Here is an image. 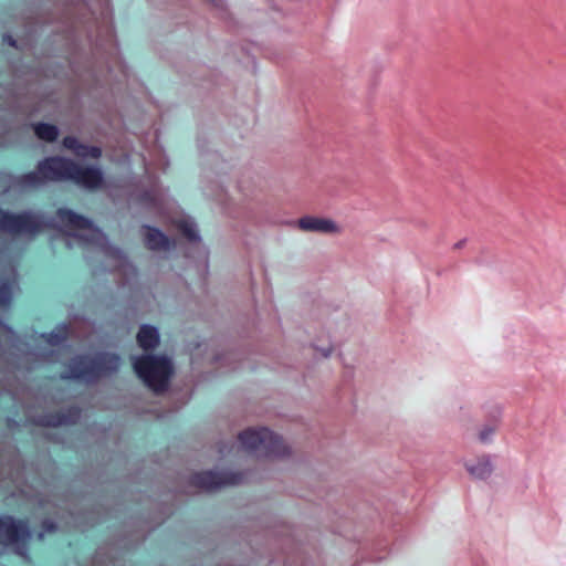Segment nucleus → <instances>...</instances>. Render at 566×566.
<instances>
[{"instance_id":"obj_7","label":"nucleus","mask_w":566,"mask_h":566,"mask_svg":"<svg viewBox=\"0 0 566 566\" xmlns=\"http://www.w3.org/2000/svg\"><path fill=\"white\" fill-rule=\"evenodd\" d=\"M74 160L61 156H51L36 165L39 172L46 181H70Z\"/></svg>"},{"instance_id":"obj_13","label":"nucleus","mask_w":566,"mask_h":566,"mask_svg":"<svg viewBox=\"0 0 566 566\" xmlns=\"http://www.w3.org/2000/svg\"><path fill=\"white\" fill-rule=\"evenodd\" d=\"M137 343L144 350H150L159 344V334L156 327L143 325L137 334Z\"/></svg>"},{"instance_id":"obj_22","label":"nucleus","mask_w":566,"mask_h":566,"mask_svg":"<svg viewBox=\"0 0 566 566\" xmlns=\"http://www.w3.org/2000/svg\"><path fill=\"white\" fill-rule=\"evenodd\" d=\"M495 431V426H486L484 427L480 433H479V439L481 442H488L489 441V438L490 436H492Z\"/></svg>"},{"instance_id":"obj_21","label":"nucleus","mask_w":566,"mask_h":566,"mask_svg":"<svg viewBox=\"0 0 566 566\" xmlns=\"http://www.w3.org/2000/svg\"><path fill=\"white\" fill-rule=\"evenodd\" d=\"M65 339H66V331L59 332V333L51 332L46 337L48 343H50L51 345H60Z\"/></svg>"},{"instance_id":"obj_2","label":"nucleus","mask_w":566,"mask_h":566,"mask_svg":"<svg viewBox=\"0 0 566 566\" xmlns=\"http://www.w3.org/2000/svg\"><path fill=\"white\" fill-rule=\"evenodd\" d=\"M55 216L57 220L69 229L90 230L88 235L73 233L71 234L73 238L98 248L102 252H104L107 255H111L115 259H122L123 251L118 248L111 245L106 234L99 228L95 227L88 218L78 214L67 208H59L55 212Z\"/></svg>"},{"instance_id":"obj_23","label":"nucleus","mask_w":566,"mask_h":566,"mask_svg":"<svg viewBox=\"0 0 566 566\" xmlns=\"http://www.w3.org/2000/svg\"><path fill=\"white\" fill-rule=\"evenodd\" d=\"M42 527L45 532H49V533H52L56 530V525L55 523L51 522V521H44L42 523Z\"/></svg>"},{"instance_id":"obj_18","label":"nucleus","mask_w":566,"mask_h":566,"mask_svg":"<svg viewBox=\"0 0 566 566\" xmlns=\"http://www.w3.org/2000/svg\"><path fill=\"white\" fill-rule=\"evenodd\" d=\"M12 284L6 280L0 282V307H7L11 303Z\"/></svg>"},{"instance_id":"obj_20","label":"nucleus","mask_w":566,"mask_h":566,"mask_svg":"<svg viewBox=\"0 0 566 566\" xmlns=\"http://www.w3.org/2000/svg\"><path fill=\"white\" fill-rule=\"evenodd\" d=\"M102 155V149L97 146H87L84 145V149L80 153V157H91L94 159L99 158Z\"/></svg>"},{"instance_id":"obj_1","label":"nucleus","mask_w":566,"mask_h":566,"mask_svg":"<svg viewBox=\"0 0 566 566\" xmlns=\"http://www.w3.org/2000/svg\"><path fill=\"white\" fill-rule=\"evenodd\" d=\"M119 364L120 357L114 353H98L94 357L80 355L69 361L61 378L96 382L103 377L115 374Z\"/></svg>"},{"instance_id":"obj_27","label":"nucleus","mask_w":566,"mask_h":566,"mask_svg":"<svg viewBox=\"0 0 566 566\" xmlns=\"http://www.w3.org/2000/svg\"><path fill=\"white\" fill-rule=\"evenodd\" d=\"M220 453H221V454H224V450H223V448H221V449H220Z\"/></svg>"},{"instance_id":"obj_4","label":"nucleus","mask_w":566,"mask_h":566,"mask_svg":"<svg viewBox=\"0 0 566 566\" xmlns=\"http://www.w3.org/2000/svg\"><path fill=\"white\" fill-rule=\"evenodd\" d=\"M133 368L138 378L154 392L167 390L174 368L165 356L142 355L133 357Z\"/></svg>"},{"instance_id":"obj_15","label":"nucleus","mask_w":566,"mask_h":566,"mask_svg":"<svg viewBox=\"0 0 566 566\" xmlns=\"http://www.w3.org/2000/svg\"><path fill=\"white\" fill-rule=\"evenodd\" d=\"M14 184L22 188H34L45 184V180L36 169L35 171H30L18 176L14 180Z\"/></svg>"},{"instance_id":"obj_12","label":"nucleus","mask_w":566,"mask_h":566,"mask_svg":"<svg viewBox=\"0 0 566 566\" xmlns=\"http://www.w3.org/2000/svg\"><path fill=\"white\" fill-rule=\"evenodd\" d=\"M145 233V245L147 249L153 251H166L169 250L174 242L159 229L150 226L143 227Z\"/></svg>"},{"instance_id":"obj_10","label":"nucleus","mask_w":566,"mask_h":566,"mask_svg":"<svg viewBox=\"0 0 566 566\" xmlns=\"http://www.w3.org/2000/svg\"><path fill=\"white\" fill-rule=\"evenodd\" d=\"M80 418L77 408H70L67 411H55L42 415L34 420V424L40 427L56 428L60 426L74 424Z\"/></svg>"},{"instance_id":"obj_11","label":"nucleus","mask_w":566,"mask_h":566,"mask_svg":"<svg viewBox=\"0 0 566 566\" xmlns=\"http://www.w3.org/2000/svg\"><path fill=\"white\" fill-rule=\"evenodd\" d=\"M297 224L304 232L335 233L339 231L334 221L318 217H303L297 221Z\"/></svg>"},{"instance_id":"obj_25","label":"nucleus","mask_w":566,"mask_h":566,"mask_svg":"<svg viewBox=\"0 0 566 566\" xmlns=\"http://www.w3.org/2000/svg\"><path fill=\"white\" fill-rule=\"evenodd\" d=\"M331 352H332V348H328V349H326V350H323V356H324V357H327V356L331 354Z\"/></svg>"},{"instance_id":"obj_19","label":"nucleus","mask_w":566,"mask_h":566,"mask_svg":"<svg viewBox=\"0 0 566 566\" xmlns=\"http://www.w3.org/2000/svg\"><path fill=\"white\" fill-rule=\"evenodd\" d=\"M62 144L66 149L72 150L78 157L82 149H84V144L80 143L74 136H65Z\"/></svg>"},{"instance_id":"obj_3","label":"nucleus","mask_w":566,"mask_h":566,"mask_svg":"<svg viewBox=\"0 0 566 566\" xmlns=\"http://www.w3.org/2000/svg\"><path fill=\"white\" fill-rule=\"evenodd\" d=\"M238 439L247 452L258 457L284 458L290 454V448L283 439L265 427L245 429Z\"/></svg>"},{"instance_id":"obj_9","label":"nucleus","mask_w":566,"mask_h":566,"mask_svg":"<svg viewBox=\"0 0 566 566\" xmlns=\"http://www.w3.org/2000/svg\"><path fill=\"white\" fill-rule=\"evenodd\" d=\"M70 181L82 188L96 190L104 185V176L102 169L96 166H81L74 161Z\"/></svg>"},{"instance_id":"obj_17","label":"nucleus","mask_w":566,"mask_h":566,"mask_svg":"<svg viewBox=\"0 0 566 566\" xmlns=\"http://www.w3.org/2000/svg\"><path fill=\"white\" fill-rule=\"evenodd\" d=\"M175 224L177 229L180 231V233L190 242H198L200 240L195 229V224L191 221L187 219H180L177 220Z\"/></svg>"},{"instance_id":"obj_14","label":"nucleus","mask_w":566,"mask_h":566,"mask_svg":"<svg viewBox=\"0 0 566 566\" xmlns=\"http://www.w3.org/2000/svg\"><path fill=\"white\" fill-rule=\"evenodd\" d=\"M468 471L478 479H486L492 473V464L489 458L478 459L475 464H467Z\"/></svg>"},{"instance_id":"obj_24","label":"nucleus","mask_w":566,"mask_h":566,"mask_svg":"<svg viewBox=\"0 0 566 566\" xmlns=\"http://www.w3.org/2000/svg\"><path fill=\"white\" fill-rule=\"evenodd\" d=\"M7 40H8V43H9L11 46H15V40H14L12 36L8 35V36H7Z\"/></svg>"},{"instance_id":"obj_8","label":"nucleus","mask_w":566,"mask_h":566,"mask_svg":"<svg viewBox=\"0 0 566 566\" xmlns=\"http://www.w3.org/2000/svg\"><path fill=\"white\" fill-rule=\"evenodd\" d=\"M30 527L27 521H15L12 516H0V543L12 545L25 542L30 537Z\"/></svg>"},{"instance_id":"obj_6","label":"nucleus","mask_w":566,"mask_h":566,"mask_svg":"<svg viewBox=\"0 0 566 566\" xmlns=\"http://www.w3.org/2000/svg\"><path fill=\"white\" fill-rule=\"evenodd\" d=\"M244 480L245 475L242 472L202 471L192 474L189 483L200 490L214 491L223 486L242 484Z\"/></svg>"},{"instance_id":"obj_26","label":"nucleus","mask_w":566,"mask_h":566,"mask_svg":"<svg viewBox=\"0 0 566 566\" xmlns=\"http://www.w3.org/2000/svg\"><path fill=\"white\" fill-rule=\"evenodd\" d=\"M18 554L21 555V556H24L25 552L24 551H19Z\"/></svg>"},{"instance_id":"obj_5","label":"nucleus","mask_w":566,"mask_h":566,"mask_svg":"<svg viewBox=\"0 0 566 566\" xmlns=\"http://www.w3.org/2000/svg\"><path fill=\"white\" fill-rule=\"evenodd\" d=\"M44 226L42 217L38 214L27 211L12 213L0 208V230L6 233L35 235L43 230Z\"/></svg>"},{"instance_id":"obj_16","label":"nucleus","mask_w":566,"mask_h":566,"mask_svg":"<svg viewBox=\"0 0 566 566\" xmlns=\"http://www.w3.org/2000/svg\"><path fill=\"white\" fill-rule=\"evenodd\" d=\"M34 133L41 140L52 143L56 140L59 136V129L53 124L38 123L34 125Z\"/></svg>"}]
</instances>
